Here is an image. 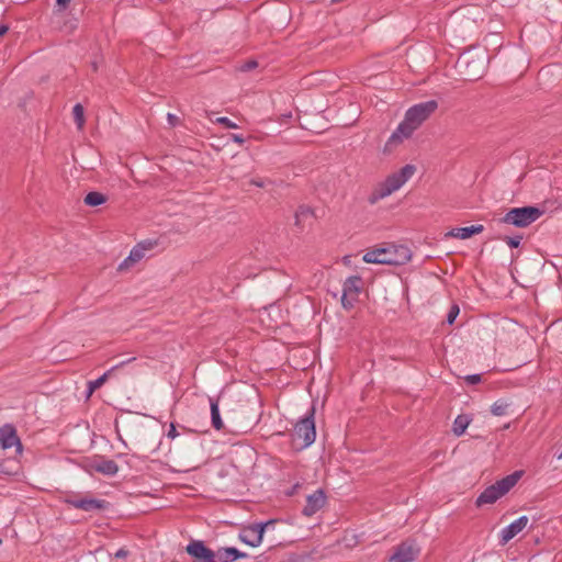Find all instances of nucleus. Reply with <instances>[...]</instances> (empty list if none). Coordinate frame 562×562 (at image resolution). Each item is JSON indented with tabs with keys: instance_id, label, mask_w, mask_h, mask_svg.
Returning <instances> with one entry per match:
<instances>
[{
	"instance_id": "nucleus-1",
	"label": "nucleus",
	"mask_w": 562,
	"mask_h": 562,
	"mask_svg": "<svg viewBox=\"0 0 562 562\" xmlns=\"http://www.w3.org/2000/svg\"><path fill=\"white\" fill-rule=\"evenodd\" d=\"M437 109L438 102L436 100H428L411 106L405 113L404 121L390 136L386 146L400 144L404 138L411 137L414 131L428 120Z\"/></svg>"
},
{
	"instance_id": "nucleus-2",
	"label": "nucleus",
	"mask_w": 562,
	"mask_h": 562,
	"mask_svg": "<svg viewBox=\"0 0 562 562\" xmlns=\"http://www.w3.org/2000/svg\"><path fill=\"white\" fill-rule=\"evenodd\" d=\"M412 258L411 249L405 245L390 244L385 247L368 250L363 256L367 263L402 266Z\"/></svg>"
},
{
	"instance_id": "nucleus-3",
	"label": "nucleus",
	"mask_w": 562,
	"mask_h": 562,
	"mask_svg": "<svg viewBox=\"0 0 562 562\" xmlns=\"http://www.w3.org/2000/svg\"><path fill=\"white\" fill-rule=\"evenodd\" d=\"M416 168L413 165H405L397 172L390 175L382 183H380L368 198L370 204H375L380 200L391 195L397 191L408 179L413 177Z\"/></svg>"
},
{
	"instance_id": "nucleus-4",
	"label": "nucleus",
	"mask_w": 562,
	"mask_h": 562,
	"mask_svg": "<svg viewBox=\"0 0 562 562\" xmlns=\"http://www.w3.org/2000/svg\"><path fill=\"white\" fill-rule=\"evenodd\" d=\"M488 55L484 50H469L460 55L457 66L465 80L475 81L483 77L486 71Z\"/></svg>"
},
{
	"instance_id": "nucleus-5",
	"label": "nucleus",
	"mask_w": 562,
	"mask_h": 562,
	"mask_svg": "<svg viewBox=\"0 0 562 562\" xmlns=\"http://www.w3.org/2000/svg\"><path fill=\"white\" fill-rule=\"evenodd\" d=\"M521 477L520 471H515L514 473L496 481L494 484L487 486L476 498L475 505L481 507L487 504H494L502 496L508 493Z\"/></svg>"
},
{
	"instance_id": "nucleus-6",
	"label": "nucleus",
	"mask_w": 562,
	"mask_h": 562,
	"mask_svg": "<svg viewBox=\"0 0 562 562\" xmlns=\"http://www.w3.org/2000/svg\"><path fill=\"white\" fill-rule=\"evenodd\" d=\"M543 214L544 210L538 206L513 207L501 218V222L516 227H527Z\"/></svg>"
},
{
	"instance_id": "nucleus-7",
	"label": "nucleus",
	"mask_w": 562,
	"mask_h": 562,
	"mask_svg": "<svg viewBox=\"0 0 562 562\" xmlns=\"http://www.w3.org/2000/svg\"><path fill=\"white\" fill-rule=\"evenodd\" d=\"M315 406L312 405L303 418H301L294 426V437L302 439V447L311 446L316 438L315 428Z\"/></svg>"
},
{
	"instance_id": "nucleus-8",
	"label": "nucleus",
	"mask_w": 562,
	"mask_h": 562,
	"mask_svg": "<svg viewBox=\"0 0 562 562\" xmlns=\"http://www.w3.org/2000/svg\"><path fill=\"white\" fill-rule=\"evenodd\" d=\"M362 279L359 276L348 277L342 284L341 305L345 310H351L358 301L361 292Z\"/></svg>"
},
{
	"instance_id": "nucleus-9",
	"label": "nucleus",
	"mask_w": 562,
	"mask_h": 562,
	"mask_svg": "<svg viewBox=\"0 0 562 562\" xmlns=\"http://www.w3.org/2000/svg\"><path fill=\"white\" fill-rule=\"evenodd\" d=\"M419 552L420 548L417 542L413 539H407L394 547V551L389 558V562H414Z\"/></svg>"
},
{
	"instance_id": "nucleus-10",
	"label": "nucleus",
	"mask_w": 562,
	"mask_h": 562,
	"mask_svg": "<svg viewBox=\"0 0 562 562\" xmlns=\"http://www.w3.org/2000/svg\"><path fill=\"white\" fill-rule=\"evenodd\" d=\"M186 552L192 558V562H218L216 551L209 548L202 540H191L186 547Z\"/></svg>"
},
{
	"instance_id": "nucleus-11",
	"label": "nucleus",
	"mask_w": 562,
	"mask_h": 562,
	"mask_svg": "<svg viewBox=\"0 0 562 562\" xmlns=\"http://www.w3.org/2000/svg\"><path fill=\"white\" fill-rule=\"evenodd\" d=\"M65 502L85 512H101L109 508V502L105 499L98 498H88V497H77L76 495L67 496Z\"/></svg>"
},
{
	"instance_id": "nucleus-12",
	"label": "nucleus",
	"mask_w": 562,
	"mask_h": 562,
	"mask_svg": "<svg viewBox=\"0 0 562 562\" xmlns=\"http://www.w3.org/2000/svg\"><path fill=\"white\" fill-rule=\"evenodd\" d=\"M273 522L274 520H268L250 525L239 533L240 541L254 548L260 546L266 528Z\"/></svg>"
},
{
	"instance_id": "nucleus-13",
	"label": "nucleus",
	"mask_w": 562,
	"mask_h": 562,
	"mask_svg": "<svg viewBox=\"0 0 562 562\" xmlns=\"http://www.w3.org/2000/svg\"><path fill=\"white\" fill-rule=\"evenodd\" d=\"M0 447L2 449L15 447L19 453L22 452V443L18 437L16 429L10 424L0 427Z\"/></svg>"
},
{
	"instance_id": "nucleus-14",
	"label": "nucleus",
	"mask_w": 562,
	"mask_h": 562,
	"mask_svg": "<svg viewBox=\"0 0 562 562\" xmlns=\"http://www.w3.org/2000/svg\"><path fill=\"white\" fill-rule=\"evenodd\" d=\"M326 503V495L323 490H316L306 498V504L302 509V514L306 517H312L316 514Z\"/></svg>"
},
{
	"instance_id": "nucleus-15",
	"label": "nucleus",
	"mask_w": 562,
	"mask_h": 562,
	"mask_svg": "<svg viewBox=\"0 0 562 562\" xmlns=\"http://www.w3.org/2000/svg\"><path fill=\"white\" fill-rule=\"evenodd\" d=\"M91 471H95L106 476H114L119 471V465L113 460H108L102 457L94 458L90 463Z\"/></svg>"
},
{
	"instance_id": "nucleus-16",
	"label": "nucleus",
	"mask_w": 562,
	"mask_h": 562,
	"mask_svg": "<svg viewBox=\"0 0 562 562\" xmlns=\"http://www.w3.org/2000/svg\"><path fill=\"white\" fill-rule=\"evenodd\" d=\"M528 524L527 516H520L518 519L513 521L510 525L502 529L501 531V543L506 544L515 536H517Z\"/></svg>"
},
{
	"instance_id": "nucleus-17",
	"label": "nucleus",
	"mask_w": 562,
	"mask_h": 562,
	"mask_svg": "<svg viewBox=\"0 0 562 562\" xmlns=\"http://www.w3.org/2000/svg\"><path fill=\"white\" fill-rule=\"evenodd\" d=\"M135 358H131V359H127L125 361H122L120 362L119 364L112 367L111 369H109L106 372H104L101 376H99L98 379L93 380V381H89L88 382V392H87V396H91V394L99 387H101L106 381L112 375V373L117 370L119 368L125 366L126 363H130L131 361H133Z\"/></svg>"
},
{
	"instance_id": "nucleus-18",
	"label": "nucleus",
	"mask_w": 562,
	"mask_h": 562,
	"mask_svg": "<svg viewBox=\"0 0 562 562\" xmlns=\"http://www.w3.org/2000/svg\"><path fill=\"white\" fill-rule=\"evenodd\" d=\"M484 231V226L482 224L471 225L467 227H457L449 231L446 236L454 237L460 239H468L475 234H480Z\"/></svg>"
},
{
	"instance_id": "nucleus-19",
	"label": "nucleus",
	"mask_w": 562,
	"mask_h": 562,
	"mask_svg": "<svg viewBox=\"0 0 562 562\" xmlns=\"http://www.w3.org/2000/svg\"><path fill=\"white\" fill-rule=\"evenodd\" d=\"M245 558H247V554L234 547L218 548V550L216 551V560L218 562H234L238 559Z\"/></svg>"
},
{
	"instance_id": "nucleus-20",
	"label": "nucleus",
	"mask_w": 562,
	"mask_h": 562,
	"mask_svg": "<svg viewBox=\"0 0 562 562\" xmlns=\"http://www.w3.org/2000/svg\"><path fill=\"white\" fill-rule=\"evenodd\" d=\"M210 405H211V423H212V426L216 430H221L224 427V424H223V420L221 418L217 400H214L213 397H210Z\"/></svg>"
},
{
	"instance_id": "nucleus-21",
	"label": "nucleus",
	"mask_w": 562,
	"mask_h": 562,
	"mask_svg": "<svg viewBox=\"0 0 562 562\" xmlns=\"http://www.w3.org/2000/svg\"><path fill=\"white\" fill-rule=\"evenodd\" d=\"M470 423H471V418L468 415H465V414L458 415L453 422V427H452L453 434L456 436L463 435Z\"/></svg>"
},
{
	"instance_id": "nucleus-22",
	"label": "nucleus",
	"mask_w": 562,
	"mask_h": 562,
	"mask_svg": "<svg viewBox=\"0 0 562 562\" xmlns=\"http://www.w3.org/2000/svg\"><path fill=\"white\" fill-rule=\"evenodd\" d=\"M108 200L106 195L98 191H91L85 196V203L89 206H99L105 203Z\"/></svg>"
},
{
	"instance_id": "nucleus-23",
	"label": "nucleus",
	"mask_w": 562,
	"mask_h": 562,
	"mask_svg": "<svg viewBox=\"0 0 562 562\" xmlns=\"http://www.w3.org/2000/svg\"><path fill=\"white\" fill-rule=\"evenodd\" d=\"M72 115H74V121L77 125V128L82 130L85 126V123H86L85 109H83L82 104H80V103L75 104V106L72 109Z\"/></svg>"
},
{
	"instance_id": "nucleus-24",
	"label": "nucleus",
	"mask_w": 562,
	"mask_h": 562,
	"mask_svg": "<svg viewBox=\"0 0 562 562\" xmlns=\"http://www.w3.org/2000/svg\"><path fill=\"white\" fill-rule=\"evenodd\" d=\"M145 256V243H138L130 252V260L136 263Z\"/></svg>"
},
{
	"instance_id": "nucleus-25",
	"label": "nucleus",
	"mask_w": 562,
	"mask_h": 562,
	"mask_svg": "<svg viewBox=\"0 0 562 562\" xmlns=\"http://www.w3.org/2000/svg\"><path fill=\"white\" fill-rule=\"evenodd\" d=\"M508 406L507 402L498 400L491 406V413L494 416H504L507 414Z\"/></svg>"
},
{
	"instance_id": "nucleus-26",
	"label": "nucleus",
	"mask_w": 562,
	"mask_h": 562,
	"mask_svg": "<svg viewBox=\"0 0 562 562\" xmlns=\"http://www.w3.org/2000/svg\"><path fill=\"white\" fill-rule=\"evenodd\" d=\"M312 215V211L307 206H300L295 213V224L299 225L302 217H307Z\"/></svg>"
},
{
	"instance_id": "nucleus-27",
	"label": "nucleus",
	"mask_w": 562,
	"mask_h": 562,
	"mask_svg": "<svg viewBox=\"0 0 562 562\" xmlns=\"http://www.w3.org/2000/svg\"><path fill=\"white\" fill-rule=\"evenodd\" d=\"M459 312H460V308L457 304H453L449 312H448V315H447V323L449 325H452L457 318V316L459 315Z\"/></svg>"
},
{
	"instance_id": "nucleus-28",
	"label": "nucleus",
	"mask_w": 562,
	"mask_h": 562,
	"mask_svg": "<svg viewBox=\"0 0 562 562\" xmlns=\"http://www.w3.org/2000/svg\"><path fill=\"white\" fill-rule=\"evenodd\" d=\"M216 123L225 126L226 128H237V124L234 123L233 121H231L228 117L226 116H221V117H217L216 119Z\"/></svg>"
},
{
	"instance_id": "nucleus-29",
	"label": "nucleus",
	"mask_w": 562,
	"mask_h": 562,
	"mask_svg": "<svg viewBox=\"0 0 562 562\" xmlns=\"http://www.w3.org/2000/svg\"><path fill=\"white\" fill-rule=\"evenodd\" d=\"M521 238H522L521 236H514V237L506 236V237H504V240L510 248H517L520 245Z\"/></svg>"
},
{
	"instance_id": "nucleus-30",
	"label": "nucleus",
	"mask_w": 562,
	"mask_h": 562,
	"mask_svg": "<svg viewBox=\"0 0 562 562\" xmlns=\"http://www.w3.org/2000/svg\"><path fill=\"white\" fill-rule=\"evenodd\" d=\"M257 67H258L257 60L250 59V60L245 61L243 65H240L239 70L246 72V71H250Z\"/></svg>"
},
{
	"instance_id": "nucleus-31",
	"label": "nucleus",
	"mask_w": 562,
	"mask_h": 562,
	"mask_svg": "<svg viewBox=\"0 0 562 562\" xmlns=\"http://www.w3.org/2000/svg\"><path fill=\"white\" fill-rule=\"evenodd\" d=\"M482 380L481 374H470L465 376V381L468 384L474 385L480 383Z\"/></svg>"
},
{
	"instance_id": "nucleus-32",
	"label": "nucleus",
	"mask_w": 562,
	"mask_h": 562,
	"mask_svg": "<svg viewBox=\"0 0 562 562\" xmlns=\"http://www.w3.org/2000/svg\"><path fill=\"white\" fill-rule=\"evenodd\" d=\"M134 263H132V260H130V255L119 265V268L117 270L119 271H123L127 268H130L131 266H133Z\"/></svg>"
},
{
	"instance_id": "nucleus-33",
	"label": "nucleus",
	"mask_w": 562,
	"mask_h": 562,
	"mask_svg": "<svg viewBox=\"0 0 562 562\" xmlns=\"http://www.w3.org/2000/svg\"><path fill=\"white\" fill-rule=\"evenodd\" d=\"M167 121L168 123L171 125V126H176L179 122V119L178 116H176L175 114L172 113H168L167 114Z\"/></svg>"
},
{
	"instance_id": "nucleus-34",
	"label": "nucleus",
	"mask_w": 562,
	"mask_h": 562,
	"mask_svg": "<svg viewBox=\"0 0 562 562\" xmlns=\"http://www.w3.org/2000/svg\"><path fill=\"white\" fill-rule=\"evenodd\" d=\"M71 0H56V4L60 10H66Z\"/></svg>"
},
{
	"instance_id": "nucleus-35",
	"label": "nucleus",
	"mask_w": 562,
	"mask_h": 562,
	"mask_svg": "<svg viewBox=\"0 0 562 562\" xmlns=\"http://www.w3.org/2000/svg\"><path fill=\"white\" fill-rule=\"evenodd\" d=\"M167 436L169 438H171V439H173V438H176L178 436V431H177V429H176L173 424H171L170 429H169Z\"/></svg>"
},
{
	"instance_id": "nucleus-36",
	"label": "nucleus",
	"mask_w": 562,
	"mask_h": 562,
	"mask_svg": "<svg viewBox=\"0 0 562 562\" xmlns=\"http://www.w3.org/2000/svg\"><path fill=\"white\" fill-rule=\"evenodd\" d=\"M232 139L235 143L240 144V145L245 143V138L243 137V135H239V134H233Z\"/></svg>"
},
{
	"instance_id": "nucleus-37",
	"label": "nucleus",
	"mask_w": 562,
	"mask_h": 562,
	"mask_svg": "<svg viewBox=\"0 0 562 562\" xmlns=\"http://www.w3.org/2000/svg\"><path fill=\"white\" fill-rule=\"evenodd\" d=\"M250 184L256 186L258 188H263L265 187V181L261 180V179H251L250 180Z\"/></svg>"
},
{
	"instance_id": "nucleus-38",
	"label": "nucleus",
	"mask_w": 562,
	"mask_h": 562,
	"mask_svg": "<svg viewBox=\"0 0 562 562\" xmlns=\"http://www.w3.org/2000/svg\"><path fill=\"white\" fill-rule=\"evenodd\" d=\"M128 554V551L124 550V549H120L116 551L115 553V557L116 558H126Z\"/></svg>"
},
{
	"instance_id": "nucleus-39",
	"label": "nucleus",
	"mask_w": 562,
	"mask_h": 562,
	"mask_svg": "<svg viewBox=\"0 0 562 562\" xmlns=\"http://www.w3.org/2000/svg\"><path fill=\"white\" fill-rule=\"evenodd\" d=\"M145 250H150L154 248L156 241H151V240H145Z\"/></svg>"
},
{
	"instance_id": "nucleus-40",
	"label": "nucleus",
	"mask_w": 562,
	"mask_h": 562,
	"mask_svg": "<svg viewBox=\"0 0 562 562\" xmlns=\"http://www.w3.org/2000/svg\"><path fill=\"white\" fill-rule=\"evenodd\" d=\"M9 31V26L7 24H1L0 25V37L3 36L4 34H7Z\"/></svg>"
},
{
	"instance_id": "nucleus-41",
	"label": "nucleus",
	"mask_w": 562,
	"mask_h": 562,
	"mask_svg": "<svg viewBox=\"0 0 562 562\" xmlns=\"http://www.w3.org/2000/svg\"><path fill=\"white\" fill-rule=\"evenodd\" d=\"M92 66H93V69L97 70V64L93 63Z\"/></svg>"
},
{
	"instance_id": "nucleus-42",
	"label": "nucleus",
	"mask_w": 562,
	"mask_h": 562,
	"mask_svg": "<svg viewBox=\"0 0 562 562\" xmlns=\"http://www.w3.org/2000/svg\"><path fill=\"white\" fill-rule=\"evenodd\" d=\"M558 459L561 460L562 459V452L558 456Z\"/></svg>"
},
{
	"instance_id": "nucleus-43",
	"label": "nucleus",
	"mask_w": 562,
	"mask_h": 562,
	"mask_svg": "<svg viewBox=\"0 0 562 562\" xmlns=\"http://www.w3.org/2000/svg\"><path fill=\"white\" fill-rule=\"evenodd\" d=\"M2 543V540L0 539V544Z\"/></svg>"
}]
</instances>
